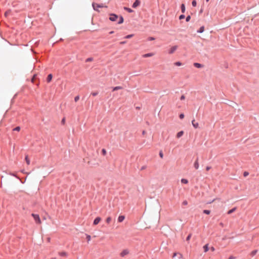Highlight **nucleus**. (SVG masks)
Listing matches in <instances>:
<instances>
[{"instance_id":"obj_50","label":"nucleus","mask_w":259,"mask_h":259,"mask_svg":"<svg viewBox=\"0 0 259 259\" xmlns=\"http://www.w3.org/2000/svg\"><path fill=\"white\" fill-rule=\"evenodd\" d=\"M235 257L233 256H230L228 259H234Z\"/></svg>"},{"instance_id":"obj_28","label":"nucleus","mask_w":259,"mask_h":259,"mask_svg":"<svg viewBox=\"0 0 259 259\" xmlns=\"http://www.w3.org/2000/svg\"><path fill=\"white\" fill-rule=\"evenodd\" d=\"M111 218L110 217H108V218L106 219V223H108V224L110 223V222H111Z\"/></svg>"},{"instance_id":"obj_14","label":"nucleus","mask_w":259,"mask_h":259,"mask_svg":"<svg viewBox=\"0 0 259 259\" xmlns=\"http://www.w3.org/2000/svg\"><path fill=\"white\" fill-rule=\"evenodd\" d=\"M125 219V217L124 215H119L118 218V222H122Z\"/></svg>"},{"instance_id":"obj_52","label":"nucleus","mask_w":259,"mask_h":259,"mask_svg":"<svg viewBox=\"0 0 259 259\" xmlns=\"http://www.w3.org/2000/svg\"><path fill=\"white\" fill-rule=\"evenodd\" d=\"M177 253H176V252H175V253H174L173 254V256H172V257H175V256L177 255Z\"/></svg>"},{"instance_id":"obj_27","label":"nucleus","mask_w":259,"mask_h":259,"mask_svg":"<svg viewBox=\"0 0 259 259\" xmlns=\"http://www.w3.org/2000/svg\"><path fill=\"white\" fill-rule=\"evenodd\" d=\"M133 36H134V34H128V35H126V36L124 37V38H126V39H129V38H132Z\"/></svg>"},{"instance_id":"obj_41","label":"nucleus","mask_w":259,"mask_h":259,"mask_svg":"<svg viewBox=\"0 0 259 259\" xmlns=\"http://www.w3.org/2000/svg\"><path fill=\"white\" fill-rule=\"evenodd\" d=\"M87 239L88 241H90L91 239V236L89 235H87Z\"/></svg>"},{"instance_id":"obj_15","label":"nucleus","mask_w":259,"mask_h":259,"mask_svg":"<svg viewBox=\"0 0 259 259\" xmlns=\"http://www.w3.org/2000/svg\"><path fill=\"white\" fill-rule=\"evenodd\" d=\"M183 134H184V132L183 131H181L177 133V137L178 138H180L183 135Z\"/></svg>"},{"instance_id":"obj_53","label":"nucleus","mask_w":259,"mask_h":259,"mask_svg":"<svg viewBox=\"0 0 259 259\" xmlns=\"http://www.w3.org/2000/svg\"><path fill=\"white\" fill-rule=\"evenodd\" d=\"M114 33V31H111L109 32V34H113Z\"/></svg>"},{"instance_id":"obj_42","label":"nucleus","mask_w":259,"mask_h":259,"mask_svg":"<svg viewBox=\"0 0 259 259\" xmlns=\"http://www.w3.org/2000/svg\"><path fill=\"white\" fill-rule=\"evenodd\" d=\"M248 175H249V173L247 171H244V173H243V176L244 177H246Z\"/></svg>"},{"instance_id":"obj_48","label":"nucleus","mask_w":259,"mask_h":259,"mask_svg":"<svg viewBox=\"0 0 259 259\" xmlns=\"http://www.w3.org/2000/svg\"><path fill=\"white\" fill-rule=\"evenodd\" d=\"M210 168H211V167H210V166H206V170L208 171V170H209Z\"/></svg>"},{"instance_id":"obj_7","label":"nucleus","mask_w":259,"mask_h":259,"mask_svg":"<svg viewBox=\"0 0 259 259\" xmlns=\"http://www.w3.org/2000/svg\"><path fill=\"white\" fill-rule=\"evenodd\" d=\"M129 253V251L127 249H124L121 253H120V256L122 257L124 256L125 255L128 254Z\"/></svg>"},{"instance_id":"obj_11","label":"nucleus","mask_w":259,"mask_h":259,"mask_svg":"<svg viewBox=\"0 0 259 259\" xmlns=\"http://www.w3.org/2000/svg\"><path fill=\"white\" fill-rule=\"evenodd\" d=\"M53 75L52 74H49L47 78V81L48 82H50L52 79Z\"/></svg>"},{"instance_id":"obj_9","label":"nucleus","mask_w":259,"mask_h":259,"mask_svg":"<svg viewBox=\"0 0 259 259\" xmlns=\"http://www.w3.org/2000/svg\"><path fill=\"white\" fill-rule=\"evenodd\" d=\"M192 125H193V127L195 128H197L198 127V126H199L198 123V122H195V121L194 119H193L192 121Z\"/></svg>"},{"instance_id":"obj_59","label":"nucleus","mask_w":259,"mask_h":259,"mask_svg":"<svg viewBox=\"0 0 259 259\" xmlns=\"http://www.w3.org/2000/svg\"><path fill=\"white\" fill-rule=\"evenodd\" d=\"M209 1V0H206V1L207 2H208Z\"/></svg>"},{"instance_id":"obj_13","label":"nucleus","mask_w":259,"mask_h":259,"mask_svg":"<svg viewBox=\"0 0 259 259\" xmlns=\"http://www.w3.org/2000/svg\"><path fill=\"white\" fill-rule=\"evenodd\" d=\"M124 19L122 16H120L119 17V20L117 22V24H122L123 22Z\"/></svg>"},{"instance_id":"obj_1","label":"nucleus","mask_w":259,"mask_h":259,"mask_svg":"<svg viewBox=\"0 0 259 259\" xmlns=\"http://www.w3.org/2000/svg\"><path fill=\"white\" fill-rule=\"evenodd\" d=\"M92 6H93V9L95 11H97V12H99V10L98 9V8H104V7L107 8V6H104L103 4H99L95 3L94 2H93L92 3Z\"/></svg>"},{"instance_id":"obj_16","label":"nucleus","mask_w":259,"mask_h":259,"mask_svg":"<svg viewBox=\"0 0 259 259\" xmlns=\"http://www.w3.org/2000/svg\"><path fill=\"white\" fill-rule=\"evenodd\" d=\"M204 31V27L201 26L199 28V29L197 31V33H202Z\"/></svg>"},{"instance_id":"obj_47","label":"nucleus","mask_w":259,"mask_h":259,"mask_svg":"<svg viewBox=\"0 0 259 259\" xmlns=\"http://www.w3.org/2000/svg\"><path fill=\"white\" fill-rule=\"evenodd\" d=\"M65 121V118H63L62 119V120H61V122H62V124H64Z\"/></svg>"},{"instance_id":"obj_17","label":"nucleus","mask_w":259,"mask_h":259,"mask_svg":"<svg viewBox=\"0 0 259 259\" xmlns=\"http://www.w3.org/2000/svg\"><path fill=\"white\" fill-rule=\"evenodd\" d=\"M203 248L204 249V251L205 252L208 251L209 250L208 244H205V245L203 246Z\"/></svg>"},{"instance_id":"obj_31","label":"nucleus","mask_w":259,"mask_h":259,"mask_svg":"<svg viewBox=\"0 0 259 259\" xmlns=\"http://www.w3.org/2000/svg\"><path fill=\"white\" fill-rule=\"evenodd\" d=\"M20 130V127L19 126H16V127H15L13 129V131H18V132H19Z\"/></svg>"},{"instance_id":"obj_3","label":"nucleus","mask_w":259,"mask_h":259,"mask_svg":"<svg viewBox=\"0 0 259 259\" xmlns=\"http://www.w3.org/2000/svg\"><path fill=\"white\" fill-rule=\"evenodd\" d=\"M118 18V16L115 14L114 13H111L110 14V17L109 18V19L111 21H115Z\"/></svg>"},{"instance_id":"obj_55","label":"nucleus","mask_w":259,"mask_h":259,"mask_svg":"<svg viewBox=\"0 0 259 259\" xmlns=\"http://www.w3.org/2000/svg\"><path fill=\"white\" fill-rule=\"evenodd\" d=\"M146 133V132L145 131H143V132H142V134L143 135H145Z\"/></svg>"},{"instance_id":"obj_38","label":"nucleus","mask_w":259,"mask_h":259,"mask_svg":"<svg viewBox=\"0 0 259 259\" xmlns=\"http://www.w3.org/2000/svg\"><path fill=\"white\" fill-rule=\"evenodd\" d=\"M184 113H181L180 115H179V117L180 119H183L184 118Z\"/></svg>"},{"instance_id":"obj_49","label":"nucleus","mask_w":259,"mask_h":259,"mask_svg":"<svg viewBox=\"0 0 259 259\" xmlns=\"http://www.w3.org/2000/svg\"><path fill=\"white\" fill-rule=\"evenodd\" d=\"M210 250L212 251H214L215 250V248H214V247L212 246L210 247Z\"/></svg>"},{"instance_id":"obj_37","label":"nucleus","mask_w":259,"mask_h":259,"mask_svg":"<svg viewBox=\"0 0 259 259\" xmlns=\"http://www.w3.org/2000/svg\"><path fill=\"white\" fill-rule=\"evenodd\" d=\"M175 65L177 66H180L182 65V63L181 62H176L175 63Z\"/></svg>"},{"instance_id":"obj_5","label":"nucleus","mask_w":259,"mask_h":259,"mask_svg":"<svg viewBox=\"0 0 259 259\" xmlns=\"http://www.w3.org/2000/svg\"><path fill=\"white\" fill-rule=\"evenodd\" d=\"M177 48H178L177 46H174L170 48V49L169 50L168 53L169 54H173L175 52V51L177 49Z\"/></svg>"},{"instance_id":"obj_57","label":"nucleus","mask_w":259,"mask_h":259,"mask_svg":"<svg viewBox=\"0 0 259 259\" xmlns=\"http://www.w3.org/2000/svg\"><path fill=\"white\" fill-rule=\"evenodd\" d=\"M180 255V257L181 258L182 257V255L180 253L179 254Z\"/></svg>"},{"instance_id":"obj_21","label":"nucleus","mask_w":259,"mask_h":259,"mask_svg":"<svg viewBox=\"0 0 259 259\" xmlns=\"http://www.w3.org/2000/svg\"><path fill=\"white\" fill-rule=\"evenodd\" d=\"M152 56H153V54L152 53H147V54H144L143 55V57L147 58V57H151Z\"/></svg>"},{"instance_id":"obj_25","label":"nucleus","mask_w":259,"mask_h":259,"mask_svg":"<svg viewBox=\"0 0 259 259\" xmlns=\"http://www.w3.org/2000/svg\"><path fill=\"white\" fill-rule=\"evenodd\" d=\"M59 255L61 256H67V253L66 252H59Z\"/></svg>"},{"instance_id":"obj_18","label":"nucleus","mask_w":259,"mask_h":259,"mask_svg":"<svg viewBox=\"0 0 259 259\" xmlns=\"http://www.w3.org/2000/svg\"><path fill=\"white\" fill-rule=\"evenodd\" d=\"M123 9L128 12V13H132L133 12V10L132 9L128 7H124L123 8Z\"/></svg>"},{"instance_id":"obj_24","label":"nucleus","mask_w":259,"mask_h":259,"mask_svg":"<svg viewBox=\"0 0 259 259\" xmlns=\"http://www.w3.org/2000/svg\"><path fill=\"white\" fill-rule=\"evenodd\" d=\"M25 160H26V162L27 164L28 165L30 164V161L29 159L28 158V155H26V156H25Z\"/></svg>"},{"instance_id":"obj_40","label":"nucleus","mask_w":259,"mask_h":259,"mask_svg":"<svg viewBox=\"0 0 259 259\" xmlns=\"http://www.w3.org/2000/svg\"><path fill=\"white\" fill-rule=\"evenodd\" d=\"M159 156H160L161 158H162L163 157V153H162V152L161 151L159 152Z\"/></svg>"},{"instance_id":"obj_56","label":"nucleus","mask_w":259,"mask_h":259,"mask_svg":"<svg viewBox=\"0 0 259 259\" xmlns=\"http://www.w3.org/2000/svg\"><path fill=\"white\" fill-rule=\"evenodd\" d=\"M8 12H5V16H7V15H8Z\"/></svg>"},{"instance_id":"obj_32","label":"nucleus","mask_w":259,"mask_h":259,"mask_svg":"<svg viewBox=\"0 0 259 259\" xmlns=\"http://www.w3.org/2000/svg\"><path fill=\"white\" fill-rule=\"evenodd\" d=\"M101 153H102V154L103 155H104H104H106V150H105V149H102V151H101Z\"/></svg>"},{"instance_id":"obj_36","label":"nucleus","mask_w":259,"mask_h":259,"mask_svg":"<svg viewBox=\"0 0 259 259\" xmlns=\"http://www.w3.org/2000/svg\"><path fill=\"white\" fill-rule=\"evenodd\" d=\"M99 94L98 92H92L91 93V95H92L93 96H96Z\"/></svg>"},{"instance_id":"obj_12","label":"nucleus","mask_w":259,"mask_h":259,"mask_svg":"<svg viewBox=\"0 0 259 259\" xmlns=\"http://www.w3.org/2000/svg\"><path fill=\"white\" fill-rule=\"evenodd\" d=\"M181 12L182 13H184L185 12L186 8H185V5L184 4H182L181 5Z\"/></svg>"},{"instance_id":"obj_23","label":"nucleus","mask_w":259,"mask_h":259,"mask_svg":"<svg viewBox=\"0 0 259 259\" xmlns=\"http://www.w3.org/2000/svg\"><path fill=\"white\" fill-rule=\"evenodd\" d=\"M181 181V183L183 184H186L188 183V181L186 179H182Z\"/></svg>"},{"instance_id":"obj_30","label":"nucleus","mask_w":259,"mask_h":259,"mask_svg":"<svg viewBox=\"0 0 259 259\" xmlns=\"http://www.w3.org/2000/svg\"><path fill=\"white\" fill-rule=\"evenodd\" d=\"M192 5L193 7H196L197 5V2L195 0H193L192 2Z\"/></svg>"},{"instance_id":"obj_34","label":"nucleus","mask_w":259,"mask_h":259,"mask_svg":"<svg viewBox=\"0 0 259 259\" xmlns=\"http://www.w3.org/2000/svg\"><path fill=\"white\" fill-rule=\"evenodd\" d=\"M190 19H191V16H190V15H188L186 18V21L189 22L190 20Z\"/></svg>"},{"instance_id":"obj_58","label":"nucleus","mask_w":259,"mask_h":259,"mask_svg":"<svg viewBox=\"0 0 259 259\" xmlns=\"http://www.w3.org/2000/svg\"><path fill=\"white\" fill-rule=\"evenodd\" d=\"M202 12V10H201L200 12L201 13Z\"/></svg>"},{"instance_id":"obj_4","label":"nucleus","mask_w":259,"mask_h":259,"mask_svg":"<svg viewBox=\"0 0 259 259\" xmlns=\"http://www.w3.org/2000/svg\"><path fill=\"white\" fill-rule=\"evenodd\" d=\"M141 4V2L140 0H136L134 3L132 5V7L133 8H136L138 7Z\"/></svg>"},{"instance_id":"obj_29","label":"nucleus","mask_w":259,"mask_h":259,"mask_svg":"<svg viewBox=\"0 0 259 259\" xmlns=\"http://www.w3.org/2000/svg\"><path fill=\"white\" fill-rule=\"evenodd\" d=\"M93 60V58L90 57L86 59L85 62H91V61H92Z\"/></svg>"},{"instance_id":"obj_33","label":"nucleus","mask_w":259,"mask_h":259,"mask_svg":"<svg viewBox=\"0 0 259 259\" xmlns=\"http://www.w3.org/2000/svg\"><path fill=\"white\" fill-rule=\"evenodd\" d=\"M191 237V234H190L188 235V236L186 237V240L187 241H189Z\"/></svg>"},{"instance_id":"obj_39","label":"nucleus","mask_w":259,"mask_h":259,"mask_svg":"<svg viewBox=\"0 0 259 259\" xmlns=\"http://www.w3.org/2000/svg\"><path fill=\"white\" fill-rule=\"evenodd\" d=\"M79 99V96H76L75 98H74V101L75 102H77Z\"/></svg>"},{"instance_id":"obj_10","label":"nucleus","mask_w":259,"mask_h":259,"mask_svg":"<svg viewBox=\"0 0 259 259\" xmlns=\"http://www.w3.org/2000/svg\"><path fill=\"white\" fill-rule=\"evenodd\" d=\"M193 65L197 68H200L203 67V65L199 63H194Z\"/></svg>"},{"instance_id":"obj_51","label":"nucleus","mask_w":259,"mask_h":259,"mask_svg":"<svg viewBox=\"0 0 259 259\" xmlns=\"http://www.w3.org/2000/svg\"><path fill=\"white\" fill-rule=\"evenodd\" d=\"M34 77H35V76H34L33 77V78H32L31 81H32V82H34Z\"/></svg>"},{"instance_id":"obj_54","label":"nucleus","mask_w":259,"mask_h":259,"mask_svg":"<svg viewBox=\"0 0 259 259\" xmlns=\"http://www.w3.org/2000/svg\"><path fill=\"white\" fill-rule=\"evenodd\" d=\"M126 42L125 41H121L120 42L121 44H124Z\"/></svg>"},{"instance_id":"obj_19","label":"nucleus","mask_w":259,"mask_h":259,"mask_svg":"<svg viewBox=\"0 0 259 259\" xmlns=\"http://www.w3.org/2000/svg\"><path fill=\"white\" fill-rule=\"evenodd\" d=\"M236 208L234 207V208H232L231 209L229 210L228 211L227 213L228 214H230L232 213L233 212H234L236 210Z\"/></svg>"},{"instance_id":"obj_2","label":"nucleus","mask_w":259,"mask_h":259,"mask_svg":"<svg viewBox=\"0 0 259 259\" xmlns=\"http://www.w3.org/2000/svg\"><path fill=\"white\" fill-rule=\"evenodd\" d=\"M31 215L33 217V218L34 220H35L36 223H37V224H40L41 221H40V218H39V216L38 214H34V213H32Z\"/></svg>"},{"instance_id":"obj_22","label":"nucleus","mask_w":259,"mask_h":259,"mask_svg":"<svg viewBox=\"0 0 259 259\" xmlns=\"http://www.w3.org/2000/svg\"><path fill=\"white\" fill-rule=\"evenodd\" d=\"M257 251H258L257 250H253L251 252L250 255L251 256H253L254 255H255L256 254Z\"/></svg>"},{"instance_id":"obj_6","label":"nucleus","mask_w":259,"mask_h":259,"mask_svg":"<svg viewBox=\"0 0 259 259\" xmlns=\"http://www.w3.org/2000/svg\"><path fill=\"white\" fill-rule=\"evenodd\" d=\"M101 219L100 217H97L95 218V219L94 220L93 222V225H97L99 224V223L100 222Z\"/></svg>"},{"instance_id":"obj_44","label":"nucleus","mask_w":259,"mask_h":259,"mask_svg":"<svg viewBox=\"0 0 259 259\" xmlns=\"http://www.w3.org/2000/svg\"><path fill=\"white\" fill-rule=\"evenodd\" d=\"M155 39V38L154 37H149L148 38V40H153Z\"/></svg>"},{"instance_id":"obj_43","label":"nucleus","mask_w":259,"mask_h":259,"mask_svg":"<svg viewBox=\"0 0 259 259\" xmlns=\"http://www.w3.org/2000/svg\"><path fill=\"white\" fill-rule=\"evenodd\" d=\"M185 99V96L184 95H182L180 98V100H184Z\"/></svg>"},{"instance_id":"obj_60","label":"nucleus","mask_w":259,"mask_h":259,"mask_svg":"<svg viewBox=\"0 0 259 259\" xmlns=\"http://www.w3.org/2000/svg\"><path fill=\"white\" fill-rule=\"evenodd\" d=\"M52 259H56V258H52Z\"/></svg>"},{"instance_id":"obj_45","label":"nucleus","mask_w":259,"mask_h":259,"mask_svg":"<svg viewBox=\"0 0 259 259\" xmlns=\"http://www.w3.org/2000/svg\"><path fill=\"white\" fill-rule=\"evenodd\" d=\"M187 204H188V202H187V201L186 200H185V201H184L183 202V205H187Z\"/></svg>"},{"instance_id":"obj_35","label":"nucleus","mask_w":259,"mask_h":259,"mask_svg":"<svg viewBox=\"0 0 259 259\" xmlns=\"http://www.w3.org/2000/svg\"><path fill=\"white\" fill-rule=\"evenodd\" d=\"M185 18V16L184 14H182L179 16V19L182 20Z\"/></svg>"},{"instance_id":"obj_26","label":"nucleus","mask_w":259,"mask_h":259,"mask_svg":"<svg viewBox=\"0 0 259 259\" xmlns=\"http://www.w3.org/2000/svg\"><path fill=\"white\" fill-rule=\"evenodd\" d=\"M203 212L206 214H209L210 213V211L209 210L204 209Z\"/></svg>"},{"instance_id":"obj_20","label":"nucleus","mask_w":259,"mask_h":259,"mask_svg":"<svg viewBox=\"0 0 259 259\" xmlns=\"http://www.w3.org/2000/svg\"><path fill=\"white\" fill-rule=\"evenodd\" d=\"M122 87L120 86H116L114 88H113L112 91H115L120 89H121Z\"/></svg>"},{"instance_id":"obj_46","label":"nucleus","mask_w":259,"mask_h":259,"mask_svg":"<svg viewBox=\"0 0 259 259\" xmlns=\"http://www.w3.org/2000/svg\"><path fill=\"white\" fill-rule=\"evenodd\" d=\"M146 168V166H145V165H144V166H142V167H141V170H143L145 169Z\"/></svg>"},{"instance_id":"obj_8","label":"nucleus","mask_w":259,"mask_h":259,"mask_svg":"<svg viewBox=\"0 0 259 259\" xmlns=\"http://www.w3.org/2000/svg\"><path fill=\"white\" fill-rule=\"evenodd\" d=\"M194 166L196 169H197L199 168V165L198 163V158H197L196 161L194 163Z\"/></svg>"}]
</instances>
